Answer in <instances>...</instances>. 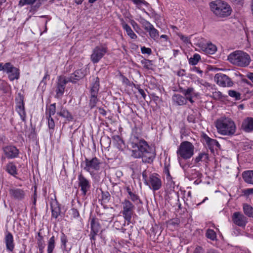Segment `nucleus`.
<instances>
[{
	"instance_id": "nucleus-24",
	"label": "nucleus",
	"mask_w": 253,
	"mask_h": 253,
	"mask_svg": "<svg viewBox=\"0 0 253 253\" xmlns=\"http://www.w3.org/2000/svg\"><path fill=\"white\" fill-rule=\"evenodd\" d=\"M99 86V79L98 77H96L94 82H93L91 84L90 89L89 91L90 95H98Z\"/></svg>"
},
{
	"instance_id": "nucleus-50",
	"label": "nucleus",
	"mask_w": 253,
	"mask_h": 253,
	"mask_svg": "<svg viewBox=\"0 0 253 253\" xmlns=\"http://www.w3.org/2000/svg\"><path fill=\"white\" fill-rule=\"evenodd\" d=\"M151 61L148 59H144L141 61V63L143 65L144 68L147 69H149V65Z\"/></svg>"
},
{
	"instance_id": "nucleus-63",
	"label": "nucleus",
	"mask_w": 253,
	"mask_h": 253,
	"mask_svg": "<svg viewBox=\"0 0 253 253\" xmlns=\"http://www.w3.org/2000/svg\"><path fill=\"white\" fill-rule=\"evenodd\" d=\"M253 194V188H249L245 190V194L249 195Z\"/></svg>"
},
{
	"instance_id": "nucleus-7",
	"label": "nucleus",
	"mask_w": 253,
	"mask_h": 253,
	"mask_svg": "<svg viewBox=\"0 0 253 253\" xmlns=\"http://www.w3.org/2000/svg\"><path fill=\"white\" fill-rule=\"evenodd\" d=\"M84 164V169L90 173L91 172V170H98L100 169V163L96 157L91 159L85 158L84 161L81 164L82 167H83Z\"/></svg>"
},
{
	"instance_id": "nucleus-29",
	"label": "nucleus",
	"mask_w": 253,
	"mask_h": 253,
	"mask_svg": "<svg viewBox=\"0 0 253 253\" xmlns=\"http://www.w3.org/2000/svg\"><path fill=\"white\" fill-rule=\"evenodd\" d=\"M242 176L244 180L247 183L253 184V170L244 171Z\"/></svg>"
},
{
	"instance_id": "nucleus-64",
	"label": "nucleus",
	"mask_w": 253,
	"mask_h": 253,
	"mask_svg": "<svg viewBox=\"0 0 253 253\" xmlns=\"http://www.w3.org/2000/svg\"><path fill=\"white\" fill-rule=\"evenodd\" d=\"M247 77L253 83V73H250L247 74Z\"/></svg>"
},
{
	"instance_id": "nucleus-16",
	"label": "nucleus",
	"mask_w": 253,
	"mask_h": 253,
	"mask_svg": "<svg viewBox=\"0 0 253 253\" xmlns=\"http://www.w3.org/2000/svg\"><path fill=\"white\" fill-rule=\"evenodd\" d=\"M8 191L10 197L16 200L23 201L26 196V192L23 189L11 187Z\"/></svg>"
},
{
	"instance_id": "nucleus-27",
	"label": "nucleus",
	"mask_w": 253,
	"mask_h": 253,
	"mask_svg": "<svg viewBox=\"0 0 253 253\" xmlns=\"http://www.w3.org/2000/svg\"><path fill=\"white\" fill-rule=\"evenodd\" d=\"M122 25L123 29L126 31L127 35L131 39H136L137 38L136 35L133 32L131 27L124 21L122 23Z\"/></svg>"
},
{
	"instance_id": "nucleus-39",
	"label": "nucleus",
	"mask_w": 253,
	"mask_h": 253,
	"mask_svg": "<svg viewBox=\"0 0 253 253\" xmlns=\"http://www.w3.org/2000/svg\"><path fill=\"white\" fill-rule=\"evenodd\" d=\"M5 243L7 250L12 252L14 248L13 238H6Z\"/></svg>"
},
{
	"instance_id": "nucleus-46",
	"label": "nucleus",
	"mask_w": 253,
	"mask_h": 253,
	"mask_svg": "<svg viewBox=\"0 0 253 253\" xmlns=\"http://www.w3.org/2000/svg\"><path fill=\"white\" fill-rule=\"evenodd\" d=\"M180 223V220L178 218H173L168 221L167 224L168 225L178 226Z\"/></svg>"
},
{
	"instance_id": "nucleus-18",
	"label": "nucleus",
	"mask_w": 253,
	"mask_h": 253,
	"mask_svg": "<svg viewBox=\"0 0 253 253\" xmlns=\"http://www.w3.org/2000/svg\"><path fill=\"white\" fill-rule=\"evenodd\" d=\"M69 82V81H68V79L65 77L59 76L58 77L56 89V96L57 97H59L63 95L66 84Z\"/></svg>"
},
{
	"instance_id": "nucleus-25",
	"label": "nucleus",
	"mask_w": 253,
	"mask_h": 253,
	"mask_svg": "<svg viewBox=\"0 0 253 253\" xmlns=\"http://www.w3.org/2000/svg\"><path fill=\"white\" fill-rule=\"evenodd\" d=\"M5 170L10 175L15 176L17 174V168L13 162H9L6 166Z\"/></svg>"
},
{
	"instance_id": "nucleus-19",
	"label": "nucleus",
	"mask_w": 253,
	"mask_h": 253,
	"mask_svg": "<svg viewBox=\"0 0 253 253\" xmlns=\"http://www.w3.org/2000/svg\"><path fill=\"white\" fill-rule=\"evenodd\" d=\"M47 0H19L18 6L20 7L23 6L25 5H33L36 2L35 5L33 6L34 9H38L45 1Z\"/></svg>"
},
{
	"instance_id": "nucleus-41",
	"label": "nucleus",
	"mask_w": 253,
	"mask_h": 253,
	"mask_svg": "<svg viewBox=\"0 0 253 253\" xmlns=\"http://www.w3.org/2000/svg\"><path fill=\"white\" fill-rule=\"evenodd\" d=\"M55 247V241L54 238H50L48 244V253H52Z\"/></svg>"
},
{
	"instance_id": "nucleus-36",
	"label": "nucleus",
	"mask_w": 253,
	"mask_h": 253,
	"mask_svg": "<svg viewBox=\"0 0 253 253\" xmlns=\"http://www.w3.org/2000/svg\"><path fill=\"white\" fill-rule=\"evenodd\" d=\"M201 60V56L199 54L195 53L192 57L189 59V63L191 65H196Z\"/></svg>"
},
{
	"instance_id": "nucleus-31",
	"label": "nucleus",
	"mask_w": 253,
	"mask_h": 253,
	"mask_svg": "<svg viewBox=\"0 0 253 253\" xmlns=\"http://www.w3.org/2000/svg\"><path fill=\"white\" fill-rule=\"evenodd\" d=\"M243 209L244 213L249 217L253 218V207L248 204L243 205Z\"/></svg>"
},
{
	"instance_id": "nucleus-28",
	"label": "nucleus",
	"mask_w": 253,
	"mask_h": 253,
	"mask_svg": "<svg viewBox=\"0 0 253 253\" xmlns=\"http://www.w3.org/2000/svg\"><path fill=\"white\" fill-rule=\"evenodd\" d=\"M204 139L209 149H210L211 150H213V147L214 146H216L217 147H219L220 146V144L216 140L211 139L207 135H205L204 136Z\"/></svg>"
},
{
	"instance_id": "nucleus-6",
	"label": "nucleus",
	"mask_w": 253,
	"mask_h": 253,
	"mask_svg": "<svg viewBox=\"0 0 253 253\" xmlns=\"http://www.w3.org/2000/svg\"><path fill=\"white\" fill-rule=\"evenodd\" d=\"M123 210L121 213L126 221L131 223L132 217L134 213L135 207L134 205L127 199H125L122 203Z\"/></svg>"
},
{
	"instance_id": "nucleus-48",
	"label": "nucleus",
	"mask_w": 253,
	"mask_h": 253,
	"mask_svg": "<svg viewBox=\"0 0 253 253\" xmlns=\"http://www.w3.org/2000/svg\"><path fill=\"white\" fill-rule=\"evenodd\" d=\"M48 119V125L49 129H53L55 126V124L53 119L50 116V118L49 116H46Z\"/></svg>"
},
{
	"instance_id": "nucleus-22",
	"label": "nucleus",
	"mask_w": 253,
	"mask_h": 253,
	"mask_svg": "<svg viewBox=\"0 0 253 253\" xmlns=\"http://www.w3.org/2000/svg\"><path fill=\"white\" fill-rule=\"evenodd\" d=\"M50 207L52 212V216L57 218L61 213V208L57 201L55 199L50 203Z\"/></svg>"
},
{
	"instance_id": "nucleus-20",
	"label": "nucleus",
	"mask_w": 253,
	"mask_h": 253,
	"mask_svg": "<svg viewBox=\"0 0 253 253\" xmlns=\"http://www.w3.org/2000/svg\"><path fill=\"white\" fill-rule=\"evenodd\" d=\"M125 189L127 192L129 198L130 200L131 201V202L134 203L135 204H137L138 203L142 204V202L139 198V197L138 195L135 194V192H133L134 189L132 187H130V186H126L125 187Z\"/></svg>"
},
{
	"instance_id": "nucleus-44",
	"label": "nucleus",
	"mask_w": 253,
	"mask_h": 253,
	"mask_svg": "<svg viewBox=\"0 0 253 253\" xmlns=\"http://www.w3.org/2000/svg\"><path fill=\"white\" fill-rule=\"evenodd\" d=\"M214 100H218L222 98V93L220 91H215L212 93L211 96Z\"/></svg>"
},
{
	"instance_id": "nucleus-60",
	"label": "nucleus",
	"mask_w": 253,
	"mask_h": 253,
	"mask_svg": "<svg viewBox=\"0 0 253 253\" xmlns=\"http://www.w3.org/2000/svg\"><path fill=\"white\" fill-rule=\"evenodd\" d=\"M193 253H204V250L201 247L198 246L195 249Z\"/></svg>"
},
{
	"instance_id": "nucleus-13",
	"label": "nucleus",
	"mask_w": 253,
	"mask_h": 253,
	"mask_svg": "<svg viewBox=\"0 0 253 253\" xmlns=\"http://www.w3.org/2000/svg\"><path fill=\"white\" fill-rule=\"evenodd\" d=\"M90 224L91 231L89 236L91 237H94L95 236L101 235L103 230L100 224L98 219L96 217L90 218Z\"/></svg>"
},
{
	"instance_id": "nucleus-14",
	"label": "nucleus",
	"mask_w": 253,
	"mask_h": 253,
	"mask_svg": "<svg viewBox=\"0 0 253 253\" xmlns=\"http://www.w3.org/2000/svg\"><path fill=\"white\" fill-rule=\"evenodd\" d=\"M214 80L219 85L223 87H230L233 84L228 76L222 73L216 74L214 76Z\"/></svg>"
},
{
	"instance_id": "nucleus-9",
	"label": "nucleus",
	"mask_w": 253,
	"mask_h": 253,
	"mask_svg": "<svg viewBox=\"0 0 253 253\" xmlns=\"http://www.w3.org/2000/svg\"><path fill=\"white\" fill-rule=\"evenodd\" d=\"M24 99V96L21 93H18L17 97L15 98L16 110L20 115L22 120L25 122L26 114L25 110Z\"/></svg>"
},
{
	"instance_id": "nucleus-55",
	"label": "nucleus",
	"mask_w": 253,
	"mask_h": 253,
	"mask_svg": "<svg viewBox=\"0 0 253 253\" xmlns=\"http://www.w3.org/2000/svg\"><path fill=\"white\" fill-rule=\"evenodd\" d=\"M141 23L142 25V27L144 29L148 28V27L152 24L149 21H147L144 19H143L141 20Z\"/></svg>"
},
{
	"instance_id": "nucleus-53",
	"label": "nucleus",
	"mask_w": 253,
	"mask_h": 253,
	"mask_svg": "<svg viewBox=\"0 0 253 253\" xmlns=\"http://www.w3.org/2000/svg\"><path fill=\"white\" fill-rule=\"evenodd\" d=\"M141 52L143 54H147L148 55H150L152 53V50L150 48L146 47L145 46H143L141 48Z\"/></svg>"
},
{
	"instance_id": "nucleus-3",
	"label": "nucleus",
	"mask_w": 253,
	"mask_h": 253,
	"mask_svg": "<svg viewBox=\"0 0 253 253\" xmlns=\"http://www.w3.org/2000/svg\"><path fill=\"white\" fill-rule=\"evenodd\" d=\"M210 6L213 13L219 17H226L231 13L232 9L230 6L223 1H212L210 3Z\"/></svg>"
},
{
	"instance_id": "nucleus-57",
	"label": "nucleus",
	"mask_w": 253,
	"mask_h": 253,
	"mask_svg": "<svg viewBox=\"0 0 253 253\" xmlns=\"http://www.w3.org/2000/svg\"><path fill=\"white\" fill-rule=\"evenodd\" d=\"M49 79V75L48 74V71H46V74L45 75H44V76L43 77L42 81L41 82V84H43V85H46V80L47 79Z\"/></svg>"
},
{
	"instance_id": "nucleus-32",
	"label": "nucleus",
	"mask_w": 253,
	"mask_h": 253,
	"mask_svg": "<svg viewBox=\"0 0 253 253\" xmlns=\"http://www.w3.org/2000/svg\"><path fill=\"white\" fill-rule=\"evenodd\" d=\"M179 90L180 92L182 93L185 95V97L194 96L195 94L194 89L193 87H188L187 89H184L182 87H180L179 88Z\"/></svg>"
},
{
	"instance_id": "nucleus-38",
	"label": "nucleus",
	"mask_w": 253,
	"mask_h": 253,
	"mask_svg": "<svg viewBox=\"0 0 253 253\" xmlns=\"http://www.w3.org/2000/svg\"><path fill=\"white\" fill-rule=\"evenodd\" d=\"M56 112V103H53L49 105L48 109L47 110L46 112V116H49L50 118V116L55 114Z\"/></svg>"
},
{
	"instance_id": "nucleus-11",
	"label": "nucleus",
	"mask_w": 253,
	"mask_h": 253,
	"mask_svg": "<svg viewBox=\"0 0 253 253\" xmlns=\"http://www.w3.org/2000/svg\"><path fill=\"white\" fill-rule=\"evenodd\" d=\"M145 184L148 185L154 191L159 190L162 186V181L158 174H150Z\"/></svg>"
},
{
	"instance_id": "nucleus-37",
	"label": "nucleus",
	"mask_w": 253,
	"mask_h": 253,
	"mask_svg": "<svg viewBox=\"0 0 253 253\" xmlns=\"http://www.w3.org/2000/svg\"><path fill=\"white\" fill-rule=\"evenodd\" d=\"M113 218L114 215L109 212L103 213L101 214V220L106 222H111Z\"/></svg>"
},
{
	"instance_id": "nucleus-61",
	"label": "nucleus",
	"mask_w": 253,
	"mask_h": 253,
	"mask_svg": "<svg viewBox=\"0 0 253 253\" xmlns=\"http://www.w3.org/2000/svg\"><path fill=\"white\" fill-rule=\"evenodd\" d=\"M232 2L235 4L242 5L243 4L244 0H231Z\"/></svg>"
},
{
	"instance_id": "nucleus-45",
	"label": "nucleus",
	"mask_w": 253,
	"mask_h": 253,
	"mask_svg": "<svg viewBox=\"0 0 253 253\" xmlns=\"http://www.w3.org/2000/svg\"><path fill=\"white\" fill-rule=\"evenodd\" d=\"M69 214L74 218H77L80 216L79 211L75 208H72L70 210Z\"/></svg>"
},
{
	"instance_id": "nucleus-10",
	"label": "nucleus",
	"mask_w": 253,
	"mask_h": 253,
	"mask_svg": "<svg viewBox=\"0 0 253 253\" xmlns=\"http://www.w3.org/2000/svg\"><path fill=\"white\" fill-rule=\"evenodd\" d=\"M78 186L81 188L82 195L85 196L88 190H89L91 185L89 180L85 177L81 171L78 175Z\"/></svg>"
},
{
	"instance_id": "nucleus-58",
	"label": "nucleus",
	"mask_w": 253,
	"mask_h": 253,
	"mask_svg": "<svg viewBox=\"0 0 253 253\" xmlns=\"http://www.w3.org/2000/svg\"><path fill=\"white\" fill-rule=\"evenodd\" d=\"M164 172L166 174L167 178H171V176L170 175V172H169V168L168 166H165V168L164 169Z\"/></svg>"
},
{
	"instance_id": "nucleus-2",
	"label": "nucleus",
	"mask_w": 253,
	"mask_h": 253,
	"mask_svg": "<svg viewBox=\"0 0 253 253\" xmlns=\"http://www.w3.org/2000/svg\"><path fill=\"white\" fill-rule=\"evenodd\" d=\"M218 132L224 135H232L235 132L236 126L234 122L229 117H221L215 122Z\"/></svg>"
},
{
	"instance_id": "nucleus-30",
	"label": "nucleus",
	"mask_w": 253,
	"mask_h": 253,
	"mask_svg": "<svg viewBox=\"0 0 253 253\" xmlns=\"http://www.w3.org/2000/svg\"><path fill=\"white\" fill-rule=\"evenodd\" d=\"M172 100L178 105H183L186 104V98L180 94L173 95Z\"/></svg>"
},
{
	"instance_id": "nucleus-49",
	"label": "nucleus",
	"mask_w": 253,
	"mask_h": 253,
	"mask_svg": "<svg viewBox=\"0 0 253 253\" xmlns=\"http://www.w3.org/2000/svg\"><path fill=\"white\" fill-rule=\"evenodd\" d=\"M206 237H216L215 231L211 229H208L206 232Z\"/></svg>"
},
{
	"instance_id": "nucleus-56",
	"label": "nucleus",
	"mask_w": 253,
	"mask_h": 253,
	"mask_svg": "<svg viewBox=\"0 0 253 253\" xmlns=\"http://www.w3.org/2000/svg\"><path fill=\"white\" fill-rule=\"evenodd\" d=\"M135 87L138 89L139 93L142 95L144 99L145 98L146 95L143 89L140 88L139 85H137V86H135Z\"/></svg>"
},
{
	"instance_id": "nucleus-51",
	"label": "nucleus",
	"mask_w": 253,
	"mask_h": 253,
	"mask_svg": "<svg viewBox=\"0 0 253 253\" xmlns=\"http://www.w3.org/2000/svg\"><path fill=\"white\" fill-rule=\"evenodd\" d=\"M187 121L189 123H195L196 121V115L195 112H193L192 114H189L187 117Z\"/></svg>"
},
{
	"instance_id": "nucleus-21",
	"label": "nucleus",
	"mask_w": 253,
	"mask_h": 253,
	"mask_svg": "<svg viewBox=\"0 0 253 253\" xmlns=\"http://www.w3.org/2000/svg\"><path fill=\"white\" fill-rule=\"evenodd\" d=\"M85 76L84 70L82 69L77 70L69 77L67 78L68 81L73 83H76L78 81L84 78Z\"/></svg>"
},
{
	"instance_id": "nucleus-42",
	"label": "nucleus",
	"mask_w": 253,
	"mask_h": 253,
	"mask_svg": "<svg viewBox=\"0 0 253 253\" xmlns=\"http://www.w3.org/2000/svg\"><path fill=\"white\" fill-rule=\"evenodd\" d=\"M138 8H140L142 5H148V3L144 0H131Z\"/></svg>"
},
{
	"instance_id": "nucleus-23",
	"label": "nucleus",
	"mask_w": 253,
	"mask_h": 253,
	"mask_svg": "<svg viewBox=\"0 0 253 253\" xmlns=\"http://www.w3.org/2000/svg\"><path fill=\"white\" fill-rule=\"evenodd\" d=\"M242 128L247 132L253 131V118L251 117L246 118L242 123Z\"/></svg>"
},
{
	"instance_id": "nucleus-33",
	"label": "nucleus",
	"mask_w": 253,
	"mask_h": 253,
	"mask_svg": "<svg viewBox=\"0 0 253 253\" xmlns=\"http://www.w3.org/2000/svg\"><path fill=\"white\" fill-rule=\"evenodd\" d=\"M209 159V156L207 153H201L199 155L195 158V163H198L200 162H207Z\"/></svg>"
},
{
	"instance_id": "nucleus-52",
	"label": "nucleus",
	"mask_w": 253,
	"mask_h": 253,
	"mask_svg": "<svg viewBox=\"0 0 253 253\" xmlns=\"http://www.w3.org/2000/svg\"><path fill=\"white\" fill-rule=\"evenodd\" d=\"M177 35L180 38V40H182L185 43H191L190 39L188 37H185L180 33L177 34Z\"/></svg>"
},
{
	"instance_id": "nucleus-4",
	"label": "nucleus",
	"mask_w": 253,
	"mask_h": 253,
	"mask_svg": "<svg viewBox=\"0 0 253 253\" xmlns=\"http://www.w3.org/2000/svg\"><path fill=\"white\" fill-rule=\"evenodd\" d=\"M228 60L233 64L240 67H246L251 62L250 55L241 50H236L230 53Z\"/></svg>"
},
{
	"instance_id": "nucleus-54",
	"label": "nucleus",
	"mask_w": 253,
	"mask_h": 253,
	"mask_svg": "<svg viewBox=\"0 0 253 253\" xmlns=\"http://www.w3.org/2000/svg\"><path fill=\"white\" fill-rule=\"evenodd\" d=\"M38 244L39 248L40 251L41 252L42 251L43 248H44V241L42 240V238H40L39 239L38 241Z\"/></svg>"
},
{
	"instance_id": "nucleus-59",
	"label": "nucleus",
	"mask_w": 253,
	"mask_h": 253,
	"mask_svg": "<svg viewBox=\"0 0 253 253\" xmlns=\"http://www.w3.org/2000/svg\"><path fill=\"white\" fill-rule=\"evenodd\" d=\"M142 175L143 179L144 180V182L145 184V183H147L146 182L148 180V176H147V171L146 170H145L142 172Z\"/></svg>"
},
{
	"instance_id": "nucleus-17",
	"label": "nucleus",
	"mask_w": 253,
	"mask_h": 253,
	"mask_svg": "<svg viewBox=\"0 0 253 253\" xmlns=\"http://www.w3.org/2000/svg\"><path fill=\"white\" fill-rule=\"evenodd\" d=\"M232 219L235 224L242 227H245L248 222V218L239 211L235 212L233 214Z\"/></svg>"
},
{
	"instance_id": "nucleus-34",
	"label": "nucleus",
	"mask_w": 253,
	"mask_h": 253,
	"mask_svg": "<svg viewBox=\"0 0 253 253\" xmlns=\"http://www.w3.org/2000/svg\"><path fill=\"white\" fill-rule=\"evenodd\" d=\"M216 47L215 45L212 43H209L207 44L205 49V52L210 54H212L216 51Z\"/></svg>"
},
{
	"instance_id": "nucleus-8",
	"label": "nucleus",
	"mask_w": 253,
	"mask_h": 253,
	"mask_svg": "<svg viewBox=\"0 0 253 253\" xmlns=\"http://www.w3.org/2000/svg\"><path fill=\"white\" fill-rule=\"evenodd\" d=\"M107 52V48L104 46H96L93 49L90 56L91 61L94 63H98Z\"/></svg>"
},
{
	"instance_id": "nucleus-15",
	"label": "nucleus",
	"mask_w": 253,
	"mask_h": 253,
	"mask_svg": "<svg viewBox=\"0 0 253 253\" xmlns=\"http://www.w3.org/2000/svg\"><path fill=\"white\" fill-rule=\"evenodd\" d=\"M2 149L5 158L8 159H14L19 156V150L15 146L11 145L5 146Z\"/></svg>"
},
{
	"instance_id": "nucleus-43",
	"label": "nucleus",
	"mask_w": 253,
	"mask_h": 253,
	"mask_svg": "<svg viewBox=\"0 0 253 253\" xmlns=\"http://www.w3.org/2000/svg\"><path fill=\"white\" fill-rule=\"evenodd\" d=\"M149 35L152 39L156 40L159 38V32L156 29L154 28L153 29H152L151 32L150 33Z\"/></svg>"
},
{
	"instance_id": "nucleus-5",
	"label": "nucleus",
	"mask_w": 253,
	"mask_h": 253,
	"mask_svg": "<svg viewBox=\"0 0 253 253\" xmlns=\"http://www.w3.org/2000/svg\"><path fill=\"white\" fill-rule=\"evenodd\" d=\"M194 150L193 145L189 141H185L180 143L176 153L178 158L187 160L191 158L194 155Z\"/></svg>"
},
{
	"instance_id": "nucleus-12",
	"label": "nucleus",
	"mask_w": 253,
	"mask_h": 253,
	"mask_svg": "<svg viewBox=\"0 0 253 253\" xmlns=\"http://www.w3.org/2000/svg\"><path fill=\"white\" fill-rule=\"evenodd\" d=\"M3 71L8 74V78L11 81L17 80L19 78V70L14 67L10 63L7 62L4 65Z\"/></svg>"
},
{
	"instance_id": "nucleus-1",
	"label": "nucleus",
	"mask_w": 253,
	"mask_h": 253,
	"mask_svg": "<svg viewBox=\"0 0 253 253\" xmlns=\"http://www.w3.org/2000/svg\"><path fill=\"white\" fill-rule=\"evenodd\" d=\"M129 144L131 148V156L134 158H141L143 163L151 164L156 157L154 149L136 134H132Z\"/></svg>"
},
{
	"instance_id": "nucleus-35",
	"label": "nucleus",
	"mask_w": 253,
	"mask_h": 253,
	"mask_svg": "<svg viewBox=\"0 0 253 253\" xmlns=\"http://www.w3.org/2000/svg\"><path fill=\"white\" fill-rule=\"evenodd\" d=\"M97 96L98 95H90L89 106L90 109L93 108L98 101Z\"/></svg>"
},
{
	"instance_id": "nucleus-40",
	"label": "nucleus",
	"mask_w": 253,
	"mask_h": 253,
	"mask_svg": "<svg viewBox=\"0 0 253 253\" xmlns=\"http://www.w3.org/2000/svg\"><path fill=\"white\" fill-rule=\"evenodd\" d=\"M228 94L230 97L235 98L236 100H240L241 99V94L235 90H229Z\"/></svg>"
},
{
	"instance_id": "nucleus-26",
	"label": "nucleus",
	"mask_w": 253,
	"mask_h": 253,
	"mask_svg": "<svg viewBox=\"0 0 253 253\" xmlns=\"http://www.w3.org/2000/svg\"><path fill=\"white\" fill-rule=\"evenodd\" d=\"M57 115L65 118L68 122L72 121L74 119V117L71 113L65 108H62L60 112H57Z\"/></svg>"
},
{
	"instance_id": "nucleus-47",
	"label": "nucleus",
	"mask_w": 253,
	"mask_h": 253,
	"mask_svg": "<svg viewBox=\"0 0 253 253\" xmlns=\"http://www.w3.org/2000/svg\"><path fill=\"white\" fill-rule=\"evenodd\" d=\"M102 199L108 202L110 200V194L108 191H102Z\"/></svg>"
},
{
	"instance_id": "nucleus-62",
	"label": "nucleus",
	"mask_w": 253,
	"mask_h": 253,
	"mask_svg": "<svg viewBox=\"0 0 253 253\" xmlns=\"http://www.w3.org/2000/svg\"><path fill=\"white\" fill-rule=\"evenodd\" d=\"M98 109L100 114L104 116L106 115V111L103 108L98 107Z\"/></svg>"
}]
</instances>
